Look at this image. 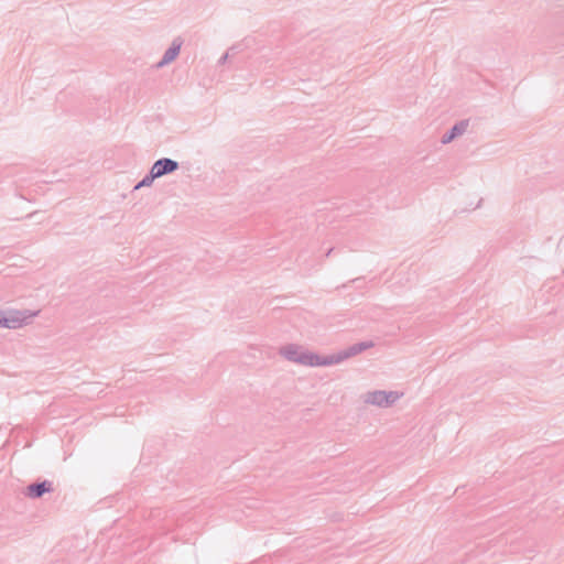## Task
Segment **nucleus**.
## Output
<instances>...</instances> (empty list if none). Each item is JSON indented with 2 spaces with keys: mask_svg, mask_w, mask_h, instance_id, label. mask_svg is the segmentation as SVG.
<instances>
[{
  "mask_svg": "<svg viewBox=\"0 0 564 564\" xmlns=\"http://www.w3.org/2000/svg\"><path fill=\"white\" fill-rule=\"evenodd\" d=\"M372 346H373V344L371 341L359 343V344L350 347L349 350H347V351H344V352H340L337 355H330L329 358H340L338 360V362H340L351 356H355L364 350L371 348Z\"/></svg>",
  "mask_w": 564,
  "mask_h": 564,
  "instance_id": "obj_7",
  "label": "nucleus"
},
{
  "mask_svg": "<svg viewBox=\"0 0 564 564\" xmlns=\"http://www.w3.org/2000/svg\"><path fill=\"white\" fill-rule=\"evenodd\" d=\"M484 204L485 198L481 192L468 191L462 196L459 207L462 213L470 214L481 209Z\"/></svg>",
  "mask_w": 564,
  "mask_h": 564,
  "instance_id": "obj_5",
  "label": "nucleus"
},
{
  "mask_svg": "<svg viewBox=\"0 0 564 564\" xmlns=\"http://www.w3.org/2000/svg\"><path fill=\"white\" fill-rule=\"evenodd\" d=\"M280 355L289 360L308 367H323L338 364L340 358H329L303 349L296 344H288L280 349Z\"/></svg>",
  "mask_w": 564,
  "mask_h": 564,
  "instance_id": "obj_1",
  "label": "nucleus"
},
{
  "mask_svg": "<svg viewBox=\"0 0 564 564\" xmlns=\"http://www.w3.org/2000/svg\"><path fill=\"white\" fill-rule=\"evenodd\" d=\"M465 129H466L465 123L455 124L454 127H452V129L449 131H447L443 135L442 143L447 144V143L452 142L455 138L462 135L465 132Z\"/></svg>",
  "mask_w": 564,
  "mask_h": 564,
  "instance_id": "obj_8",
  "label": "nucleus"
},
{
  "mask_svg": "<svg viewBox=\"0 0 564 564\" xmlns=\"http://www.w3.org/2000/svg\"><path fill=\"white\" fill-rule=\"evenodd\" d=\"M183 42L175 39L171 42L169 47L164 51L160 61L155 64V68L161 69L172 64L178 57L182 50Z\"/></svg>",
  "mask_w": 564,
  "mask_h": 564,
  "instance_id": "obj_6",
  "label": "nucleus"
},
{
  "mask_svg": "<svg viewBox=\"0 0 564 564\" xmlns=\"http://www.w3.org/2000/svg\"><path fill=\"white\" fill-rule=\"evenodd\" d=\"M177 169L178 163L175 160L169 158L160 159L152 164L150 172L134 186V189L150 187L156 178L171 174Z\"/></svg>",
  "mask_w": 564,
  "mask_h": 564,
  "instance_id": "obj_3",
  "label": "nucleus"
},
{
  "mask_svg": "<svg viewBox=\"0 0 564 564\" xmlns=\"http://www.w3.org/2000/svg\"><path fill=\"white\" fill-rule=\"evenodd\" d=\"M29 495L33 498L41 497L43 494L47 492L50 490L46 482L35 484L31 485L28 488Z\"/></svg>",
  "mask_w": 564,
  "mask_h": 564,
  "instance_id": "obj_9",
  "label": "nucleus"
},
{
  "mask_svg": "<svg viewBox=\"0 0 564 564\" xmlns=\"http://www.w3.org/2000/svg\"><path fill=\"white\" fill-rule=\"evenodd\" d=\"M403 393L397 390H370L364 394V402L369 406L387 409L401 400Z\"/></svg>",
  "mask_w": 564,
  "mask_h": 564,
  "instance_id": "obj_4",
  "label": "nucleus"
},
{
  "mask_svg": "<svg viewBox=\"0 0 564 564\" xmlns=\"http://www.w3.org/2000/svg\"><path fill=\"white\" fill-rule=\"evenodd\" d=\"M40 308H0V328L17 330L25 328L40 316Z\"/></svg>",
  "mask_w": 564,
  "mask_h": 564,
  "instance_id": "obj_2",
  "label": "nucleus"
}]
</instances>
